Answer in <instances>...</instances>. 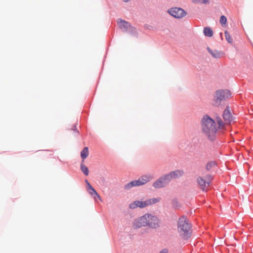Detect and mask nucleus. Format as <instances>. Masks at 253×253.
<instances>
[{"mask_svg":"<svg viewBox=\"0 0 253 253\" xmlns=\"http://www.w3.org/2000/svg\"><path fill=\"white\" fill-rule=\"evenodd\" d=\"M203 132L211 140H213L218 132L215 121L208 116H205L201 120Z\"/></svg>","mask_w":253,"mask_h":253,"instance_id":"f257e3e1","label":"nucleus"},{"mask_svg":"<svg viewBox=\"0 0 253 253\" xmlns=\"http://www.w3.org/2000/svg\"><path fill=\"white\" fill-rule=\"evenodd\" d=\"M133 226L136 228L146 226L152 228H157L159 226V220L157 216L147 213L135 219Z\"/></svg>","mask_w":253,"mask_h":253,"instance_id":"f03ea898","label":"nucleus"},{"mask_svg":"<svg viewBox=\"0 0 253 253\" xmlns=\"http://www.w3.org/2000/svg\"><path fill=\"white\" fill-rule=\"evenodd\" d=\"M177 231L184 239H187L191 236V224L189 223L187 218L182 216L180 217L177 222Z\"/></svg>","mask_w":253,"mask_h":253,"instance_id":"7ed1b4c3","label":"nucleus"},{"mask_svg":"<svg viewBox=\"0 0 253 253\" xmlns=\"http://www.w3.org/2000/svg\"><path fill=\"white\" fill-rule=\"evenodd\" d=\"M223 118L224 120L225 123L222 121L221 119L220 118H217L216 119V121L218 125V128L219 129H223L225 128V125H230V123L233 120V117L232 116L230 108L229 107H227L223 113Z\"/></svg>","mask_w":253,"mask_h":253,"instance_id":"20e7f679","label":"nucleus"},{"mask_svg":"<svg viewBox=\"0 0 253 253\" xmlns=\"http://www.w3.org/2000/svg\"><path fill=\"white\" fill-rule=\"evenodd\" d=\"M160 201L159 198H153L151 199H148L145 201H135L131 203L129 207L130 209H135L136 208H143L146 207L149 205H153L157 203Z\"/></svg>","mask_w":253,"mask_h":253,"instance_id":"39448f33","label":"nucleus"},{"mask_svg":"<svg viewBox=\"0 0 253 253\" xmlns=\"http://www.w3.org/2000/svg\"><path fill=\"white\" fill-rule=\"evenodd\" d=\"M231 95V93L228 90H219L215 92L214 100L215 105L218 106L221 101L228 99Z\"/></svg>","mask_w":253,"mask_h":253,"instance_id":"423d86ee","label":"nucleus"},{"mask_svg":"<svg viewBox=\"0 0 253 253\" xmlns=\"http://www.w3.org/2000/svg\"><path fill=\"white\" fill-rule=\"evenodd\" d=\"M168 12L175 18H182L186 16L187 13L183 9L178 7H172L168 10Z\"/></svg>","mask_w":253,"mask_h":253,"instance_id":"0eeeda50","label":"nucleus"},{"mask_svg":"<svg viewBox=\"0 0 253 253\" xmlns=\"http://www.w3.org/2000/svg\"><path fill=\"white\" fill-rule=\"evenodd\" d=\"M169 182L165 175L162 176L153 183V186L156 189L164 187Z\"/></svg>","mask_w":253,"mask_h":253,"instance_id":"6e6552de","label":"nucleus"},{"mask_svg":"<svg viewBox=\"0 0 253 253\" xmlns=\"http://www.w3.org/2000/svg\"><path fill=\"white\" fill-rule=\"evenodd\" d=\"M197 181L201 188L203 191H206L207 190V187L209 186L210 180V177L209 176H206L205 179L202 177H198Z\"/></svg>","mask_w":253,"mask_h":253,"instance_id":"1a4fd4ad","label":"nucleus"},{"mask_svg":"<svg viewBox=\"0 0 253 253\" xmlns=\"http://www.w3.org/2000/svg\"><path fill=\"white\" fill-rule=\"evenodd\" d=\"M153 175L150 174L142 175L137 180L138 186L144 185L153 179Z\"/></svg>","mask_w":253,"mask_h":253,"instance_id":"9d476101","label":"nucleus"},{"mask_svg":"<svg viewBox=\"0 0 253 253\" xmlns=\"http://www.w3.org/2000/svg\"><path fill=\"white\" fill-rule=\"evenodd\" d=\"M183 174V171L181 170H177L171 171L169 173L166 174V178L169 182L172 179H175L182 176Z\"/></svg>","mask_w":253,"mask_h":253,"instance_id":"9b49d317","label":"nucleus"},{"mask_svg":"<svg viewBox=\"0 0 253 253\" xmlns=\"http://www.w3.org/2000/svg\"><path fill=\"white\" fill-rule=\"evenodd\" d=\"M118 24L119 27L122 29L126 30L130 27V25L128 22L122 19L118 20Z\"/></svg>","mask_w":253,"mask_h":253,"instance_id":"f8f14e48","label":"nucleus"},{"mask_svg":"<svg viewBox=\"0 0 253 253\" xmlns=\"http://www.w3.org/2000/svg\"><path fill=\"white\" fill-rule=\"evenodd\" d=\"M89 151L87 147H85L81 152V156L82 158V162H84V160L88 157Z\"/></svg>","mask_w":253,"mask_h":253,"instance_id":"ddd939ff","label":"nucleus"},{"mask_svg":"<svg viewBox=\"0 0 253 253\" xmlns=\"http://www.w3.org/2000/svg\"><path fill=\"white\" fill-rule=\"evenodd\" d=\"M207 49L213 57L218 58L221 57V53L219 51L216 50H212L209 47H208Z\"/></svg>","mask_w":253,"mask_h":253,"instance_id":"4468645a","label":"nucleus"},{"mask_svg":"<svg viewBox=\"0 0 253 253\" xmlns=\"http://www.w3.org/2000/svg\"><path fill=\"white\" fill-rule=\"evenodd\" d=\"M134 186H138L137 180L132 181L129 182L128 183L126 184V185H125L124 188L126 190H129Z\"/></svg>","mask_w":253,"mask_h":253,"instance_id":"2eb2a0df","label":"nucleus"},{"mask_svg":"<svg viewBox=\"0 0 253 253\" xmlns=\"http://www.w3.org/2000/svg\"><path fill=\"white\" fill-rule=\"evenodd\" d=\"M88 192L90 194V195L93 197L94 200L96 201L97 199H98L101 200L100 197L99 196L98 193L96 192V191L93 188L91 190H88Z\"/></svg>","mask_w":253,"mask_h":253,"instance_id":"dca6fc26","label":"nucleus"},{"mask_svg":"<svg viewBox=\"0 0 253 253\" xmlns=\"http://www.w3.org/2000/svg\"><path fill=\"white\" fill-rule=\"evenodd\" d=\"M204 33L206 36L211 37L213 35V32L210 27H205L204 29Z\"/></svg>","mask_w":253,"mask_h":253,"instance_id":"f3484780","label":"nucleus"},{"mask_svg":"<svg viewBox=\"0 0 253 253\" xmlns=\"http://www.w3.org/2000/svg\"><path fill=\"white\" fill-rule=\"evenodd\" d=\"M84 162H82L81 165V169L82 171L85 175H88L89 174V170L87 167L83 164Z\"/></svg>","mask_w":253,"mask_h":253,"instance_id":"a211bd4d","label":"nucleus"},{"mask_svg":"<svg viewBox=\"0 0 253 253\" xmlns=\"http://www.w3.org/2000/svg\"><path fill=\"white\" fill-rule=\"evenodd\" d=\"M225 37L226 38V40L229 43H232L233 42V39L230 36V35L228 33V32L227 31H225Z\"/></svg>","mask_w":253,"mask_h":253,"instance_id":"6ab92c4d","label":"nucleus"},{"mask_svg":"<svg viewBox=\"0 0 253 253\" xmlns=\"http://www.w3.org/2000/svg\"><path fill=\"white\" fill-rule=\"evenodd\" d=\"M215 165L216 164L214 162H213V161L207 163V164L206 165V169L207 170H209L211 169L212 168L215 167Z\"/></svg>","mask_w":253,"mask_h":253,"instance_id":"aec40b11","label":"nucleus"},{"mask_svg":"<svg viewBox=\"0 0 253 253\" xmlns=\"http://www.w3.org/2000/svg\"><path fill=\"white\" fill-rule=\"evenodd\" d=\"M226 22H227V18H226V17L225 16H224V15L221 16L220 17V24L222 26H223V25H226Z\"/></svg>","mask_w":253,"mask_h":253,"instance_id":"412c9836","label":"nucleus"},{"mask_svg":"<svg viewBox=\"0 0 253 253\" xmlns=\"http://www.w3.org/2000/svg\"><path fill=\"white\" fill-rule=\"evenodd\" d=\"M172 204L173 207L174 208H178L179 207V203L177 200L174 199L172 201Z\"/></svg>","mask_w":253,"mask_h":253,"instance_id":"4be33fe9","label":"nucleus"},{"mask_svg":"<svg viewBox=\"0 0 253 253\" xmlns=\"http://www.w3.org/2000/svg\"><path fill=\"white\" fill-rule=\"evenodd\" d=\"M194 2L198 3H206L208 2V0H194Z\"/></svg>","mask_w":253,"mask_h":253,"instance_id":"5701e85b","label":"nucleus"},{"mask_svg":"<svg viewBox=\"0 0 253 253\" xmlns=\"http://www.w3.org/2000/svg\"><path fill=\"white\" fill-rule=\"evenodd\" d=\"M93 187L91 185V184L89 183L87 185V190L88 191V190H91V189H92Z\"/></svg>","mask_w":253,"mask_h":253,"instance_id":"b1692460","label":"nucleus"},{"mask_svg":"<svg viewBox=\"0 0 253 253\" xmlns=\"http://www.w3.org/2000/svg\"><path fill=\"white\" fill-rule=\"evenodd\" d=\"M160 253H168V251L166 250H164L161 251Z\"/></svg>","mask_w":253,"mask_h":253,"instance_id":"393cba45","label":"nucleus"},{"mask_svg":"<svg viewBox=\"0 0 253 253\" xmlns=\"http://www.w3.org/2000/svg\"><path fill=\"white\" fill-rule=\"evenodd\" d=\"M72 129L74 130V131H76L77 130V127H76V126H73Z\"/></svg>","mask_w":253,"mask_h":253,"instance_id":"a878e982","label":"nucleus"},{"mask_svg":"<svg viewBox=\"0 0 253 253\" xmlns=\"http://www.w3.org/2000/svg\"><path fill=\"white\" fill-rule=\"evenodd\" d=\"M85 182L86 183V185H87L88 184H89V182L87 180H85Z\"/></svg>","mask_w":253,"mask_h":253,"instance_id":"bb28decb","label":"nucleus"},{"mask_svg":"<svg viewBox=\"0 0 253 253\" xmlns=\"http://www.w3.org/2000/svg\"><path fill=\"white\" fill-rule=\"evenodd\" d=\"M124 2H128L129 0H123Z\"/></svg>","mask_w":253,"mask_h":253,"instance_id":"cd10ccee","label":"nucleus"}]
</instances>
